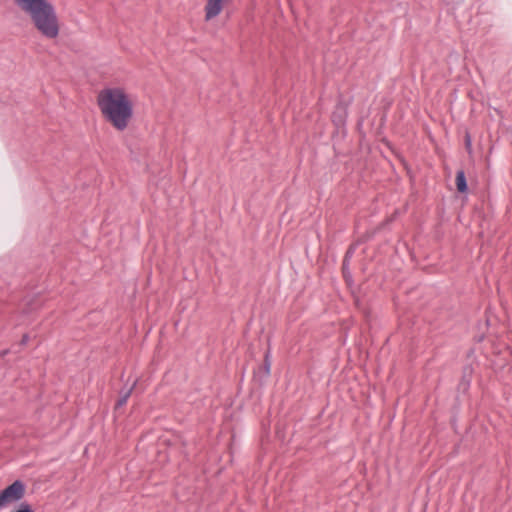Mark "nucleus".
Returning <instances> with one entry per match:
<instances>
[{
    "instance_id": "obj_7",
    "label": "nucleus",
    "mask_w": 512,
    "mask_h": 512,
    "mask_svg": "<svg viewBox=\"0 0 512 512\" xmlns=\"http://www.w3.org/2000/svg\"><path fill=\"white\" fill-rule=\"evenodd\" d=\"M98 96L108 97V96H127V95L125 94V91L122 88L116 87V88L103 89Z\"/></svg>"
},
{
    "instance_id": "obj_6",
    "label": "nucleus",
    "mask_w": 512,
    "mask_h": 512,
    "mask_svg": "<svg viewBox=\"0 0 512 512\" xmlns=\"http://www.w3.org/2000/svg\"><path fill=\"white\" fill-rule=\"evenodd\" d=\"M456 187L460 193H466L468 190L466 177L463 170H459L456 173Z\"/></svg>"
},
{
    "instance_id": "obj_1",
    "label": "nucleus",
    "mask_w": 512,
    "mask_h": 512,
    "mask_svg": "<svg viewBox=\"0 0 512 512\" xmlns=\"http://www.w3.org/2000/svg\"><path fill=\"white\" fill-rule=\"evenodd\" d=\"M15 4L26 13L35 28L47 39H55L60 27L56 10L48 0H14Z\"/></svg>"
},
{
    "instance_id": "obj_8",
    "label": "nucleus",
    "mask_w": 512,
    "mask_h": 512,
    "mask_svg": "<svg viewBox=\"0 0 512 512\" xmlns=\"http://www.w3.org/2000/svg\"><path fill=\"white\" fill-rule=\"evenodd\" d=\"M132 390H133V386H132V387H130V388H129L128 390H126L125 392H122V393H121V396H120V398L118 399L117 404H116V406H117V407H121V406H123V405H125V404H126V402H127L128 398H129V397H130V395H131Z\"/></svg>"
},
{
    "instance_id": "obj_11",
    "label": "nucleus",
    "mask_w": 512,
    "mask_h": 512,
    "mask_svg": "<svg viewBox=\"0 0 512 512\" xmlns=\"http://www.w3.org/2000/svg\"><path fill=\"white\" fill-rule=\"evenodd\" d=\"M28 340H29L28 335H26V334L23 335L22 340H21V344H23V345L27 344Z\"/></svg>"
},
{
    "instance_id": "obj_4",
    "label": "nucleus",
    "mask_w": 512,
    "mask_h": 512,
    "mask_svg": "<svg viewBox=\"0 0 512 512\" xmlns=\"http://www.w3.org/2000/svg\"><path fill=\"white\" fill-rule=\"evenodd\" d=\"M226 0H207L205 5V20L210 21L218 16L224 7Z\"/></svg>"
},
{
    "instance_id": "obj_5",
    "label": "nucleus",
    "mask_w": 512,
    "mask_h": 512,
    "mask_svg": "<svg viewBox=\"0 0 512 512\" xmlns=\"http://www.w3.org/2000/svg\"><path fill=\"white\" fill-rule=\"evenodd\" d=\"M347 116V107L343 104H338L335 111L332 114V120L337 127L344 125Z\"/></svg>"
},
{
    "instance_id": "obj_2",
    "label": "nucleus",
    "mask_w": 512,
    "mask_h": 512,
    "mask_svg": "<svg viewBox=\"0 0 512 512\" xmlns=\"http://www.w3.org/2000/svg\"><path fill=\"white\" fill-rule=\"evenodd\" d=\"M99 109L107 122L123 131L133 116V104L129 98H98Z\"/></svg>"
},
{
    "instance_id": "obj_10",
    "label": "nucleus",
    "mask_w": 512,
    "mask_h": 512,
    "mask_svg": "<svg viewBox=\"0 0 512 512\" xmlns=\"http://www.w3.org/2000/svg\"><path fill=\"white\" fill-rule=\"evenodd\" d=\"M465 142H466L467 149L470 150V148H471V139H470L469 134H466Z\"/></svg>"
},
{
    "instance_id": "obj_3",
    "label": "nucleus",
    "mask_w": 512,
    "mask_h": 512,
    "mask_svg": "<svg viewBox=\"0 0 512 512\" xmlns=\"http://www.w3.org/2000/svg\"><path fill=\"white\" fill-rule=\"evenodd\" d=\"M26 493V486L21 480L14 481L0 492V508L22 500Z\"/></svg>"
},
{
    "instance_id": "obj_9",
    "label": "nucleus",
    "mask_w": 512,
    "mask_h": 512,
    "mask_svg": "<svg viewBox=\"0 0 512 512\" xmlns=\"http://www.w3.org/2000/svg\"><path fill=\"white\" fill-rule=\"evenodd\" d=\"M270 367H271V362L269 359V353H266L265 359H264V368H265L266 374L270 373Z\"/></svg>"
}]
</instances>
